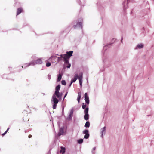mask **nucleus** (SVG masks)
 <instances>
[{"label":"nucleus","instance_id":"58836bf2","mask_svg":"<svg viewBox=\"0 0 154 154\" xmlns=\"http://www.w3.org/2000/svg\"><path fill=\"white\" fill-rule=\"evenodd\" d=\"M123 38L122 37L121 38V42L122 43H123Z\"/></svg>","mask_w":154,"mask_h":154},{"label":"nucleus","instance_id":"6e6552de","mask_svg":"<svg viewBox=\"0 0 154 154\" xmlns=\"http://www.w3.org/2000/svg\"><path fill=\"white\" fill-rule=\"evenodd\" d=\"M131 2H132V1H131V0H124L123 2V10L124 14L126 12V9L128 8V4Z\"/></svg>","mask_w":154,"mask_h":154},{"label":"nucleus","instance_id":"2eb2a0df","mask_svg":"<svg viewBox=\"0 0 154 154\" xmlns=\"http://www.w3.org/2000/svg\"><path fill=\"white\" fill-rule=\"evenodd\" d=\"M63 95L62 93H60L59 92H57L56 94H55V92L54 93L52 96L54 97H56L57 98L60 97H62Z\"/></svg>","mask_w":154,"mask_h":154},{"label":"nucleus","instance_id":"49530a36","mask_svg":"<svg viewBox=\"0 0 154 154\" xmlns=\"http://www.w3.org/2000/svg\"><path fill=\"white\" fill-rule=\"evenodd\" d=\"M104 71V70H100V72H103V71Z\"/></svg>","mask_w":154,"mask_h":154},{"label":"nucleus","instance_id":"2f4dec72","mask_svg":"<svg viewBox=\"0 0 154 154\" xmlns=\"http://www.w3.org/2000/svg\"><path fill=\"white\" fill-rule=\"evenodd\" d=\"M61 83L62 85H65L66 84V81L64 80H62L61 81Z\"/></svg>","mask_w":154,"mask_h":154},{"label":"nucleus","instance_id":"79ce46f5","mask_svg":"<svg viewBox=\"0 0 154 154\" xmlns=\"http://www.w3.org/2000/svg\"><path fill=\"white\" fill-rule=\"evenodd\" d=\"M32 135L30 134L28 136V137L29 138H31L32 137Z\"/></svg>","mask_w":154,"mask_h":154},{"label":"nucleus","instance_id":"7c9ffc66","mask_svg":"<svg viewBox=\"0 0 154 154\" xmlns=\"http://www.w3.org/2000/svg\"><path fill=\"white\" fill-rule=\"evenodd\" d=\"M89 133V130L88 129H85L83 131V134H87Z\"/></svg>","mask_w":154,"mask_h":154},{"label":"nucleus","instance_id":"c03bdc74","mask_svg":"<svg viewBox=\"0 0 154 154\" xmlns=\"http://www.w3.org/2000/svg\"><path fill=\"white\" fill-rule=\"evenodd\" d=\"M95 149H96V147H94L93 148V151L95 150Z\"/></svg>","mask_w":154,"mask_h":154},{"label":"nucleus","instance_id":"39448f33","mask_svg":"<svg viewBox=\"0 0 154 154\" xmlns=\"http://www.w3.org/2000/svg\"><path fill=\"white\" fill-rule=\"evenodd\" d=\"M51 102L52 104V108L53 109H55L57 108V104L58 103V99L56 97H54L52 96Z\"/></svg>","mask_w":154,"mask_h":154},{"label":"nucleus","instance_id":"de8ad7c7","mask_svg":"<svg viewBox=\"0 0 154 154\" xmlns=\"http://www.w3.org/2000/svg\"><path fill=\"white\" fill-rule=\"evenodd\" d=\"M130 14H132V11L131 12H130Z\"/></svg>","mask_w":154,"mask_h":154},{"label":"nucleus","instance_id":"9b49d317","mask_svg":"<svg viewBox=\"0 0 154 154\" xmlns=\"http://www.w3.org/2000/svg\"><path fill=\"white\" fill-rule=\"evenodd\" d=\"M85 100V102L86 104L88 105L87 106L88 107V105L89 104L90 100L89 96L88 95V93H85L84 94Z\"/></svg>","mask_w":154,"mask_h":154},{"label":"nucleus","instance_id":"a211bd4d","mask_svg":"<svg viewBox=\"0 0 154 154\" xmlns=\"http://www.w3.org/2000/svg\"><path fill=\"white\" fill-rule=\"evenodd\" d=\"M23 11V9L22 8L20 7L17 9V16L19 15Z\"/></svg>","mask_w":154,"mask_h":154},{"label":"nucleus","instance_id":"f8f14e48","mask_svg":"<svg viewBox=\"0 0 154 154\" xmlns=\"http://www.w3.org/2000/svg\"><path fill=\"white\" fill-rule=\"evenodd\" d=\"M83 75V74L82 72H81L79 73V77L78 79L79 80V84L80 85L81 87H82V85Z\"/></svg>","mask_w":154,"mask_h":154},{"label":"nucleus","instance_id":"603ef678","mask_svg":"<svg viewBox=\"0 0 154 154\" xmlns=\"http://www.w3.org/2000/svg\"><path fill=\"white\" fill-rule=\"evenodd\" d=\"M60 117H58V118H59Z\"/></svg>","mask_w":154,"mask_h":154},{"label":"nucleus","instance_id":"a18cd8bd","mask_svg":"<svg viewBox=\"0 0 154 154\" xmlns=\"http://www.w3.org/2000/svg\"><path fill=\"white\" fill-rule=\"evenodd\" d=\"M8 69H9V70H10V69H11V67H8Z\"/></svg>","mask_w":154,"mask_h":154},{"label":"nucleus","instance_id":"4c0bfd02","mask_svg":"<svg viewBox=\"0 0 154 154\" xmlns=\"http://www.w3.org/2000/svg\"><path fill=\"white\" fill-rule=\"evenodd\" d=\"M6 133H7L6 132H4L2 134V135L3 136H4V135H5L6 134Z\"/></svg>","mask_w":154,"mask_h":154},{"label":"nucleus","instance_id":"c9c22d12","mask_svg":"<svg viewBox=\"0 0 154 154\" xmlns=\"http://www.w3.org/2000/svg\"><path fill=\"white\" fill-rule=\"evenodd\" d=\"M62 97H58L57 98H58V102L59 101H60L61 100H62Z\"/></svg>","mask_w":154,"mask_h":154},{"label":"nucleus","instance_id":"7ed1b4c3","mask_svg":"<svg viewBox=\"0 0 154 154\" xmlns=\"http://www.w3.org/2000/svg\"><path fill=\"white\" fill-rule=\"evenodd\" d=\"M67 126L66 124H65L63 125L61 127L59 130L57 135L60 136L61 135H65L66 134Z\"/></svg>","mask_w":154,"mask_h":154},{"label":"nucleus","instance_id":"473e14b6","mask_svg":"<svg viewBox=\"0 0 154 154\" xmlns=\"http://www.w3.org/2000/svg\"><path fill=\"white\" fill-rule=\"evenodd\" d=\"M68 92L67 91H66V92L65 94L64 95V97H63V101H62V102H63V103H64V99L66 97V96H67V94H68Z\"/></svg>","mask_w":154,"mask_h":154},{"label":"nucleus","instance_id":"a878e982","mask_svg":"<svg viewBox=\"0 0 154 154\" xmlns=\"http://www.w3.org/2000/svg\"><path fill=\"white\" fill-rule=\"evenodd\" d=\"M90 126V123L89 121H87L84 125V127L88 128Z\"/></svg>","mask_w":154,"mask_h":154},{"label":"nucleus","instance_id":"412c9836","mask_svg":"<svg viewBox=\"0 0 154 154\" xmlns=\"http://www.w3.org/2000/svg\"><path fill=\"white\" fill-rule=\"evenodd\" d=\"M2 77L3 79H8V80H14V79H10L9 78H8L7 77V75L6 74H4L3 75H2Z\"/></svg>","mask_w":154,"mask_h":154},{"label":"nucleus","instance_id":"0eeeda50","mask_svg":"<svg viewBox=\"0 0 154 154\" xmlns=\"http://www.w3.org/2000/svg\"><path fill=\"white\" fill-rule=\"evenodd\" d=\"M74 112V109L73 108L71 109L70 110V112L69 114L68 117L66 118V123L65 124H66V122L67 121H70L72 119Z\"/></svg>","mask_w":154,"mask_h":154},{"label":"nucleus","instance_id":"4468645a","mask_svg":"<svg viewBox=\"0 0 154 154\" xmlns=\"http://www.w3.org/2000/svg\"><path fill=\"white\" fill-rule=\"evenodd\" d=\"M101 133V137L103 138V135H105L106 132V127L105 126L103 128H101L100 130Z\"/></svg>","mask_w":154,"mask_h":154},{"label":"nucleus","instance_id":"9d476101","mask_svg":"<svg viewBox=\"0 0 154 154\" xmlns=\"http://www.w3.org/2000/svg\"><path fill=\"white\" fill-rule=\"evenodd\" d=\"M57 55L60 56V57H57L56 58H57V63H58L59 62L63 60V62L65 61L66 62H67L65 60V56L66 55L65 54H61L60 55L58 54H56Z\"/></svg>","mask_w":154,"mask_h":154},{"label":"nucleus","instance_id":"4be33fe9","mask_svg":"<svg viewBox=\"0 0 154 154\" xmlns=\"http://www.w3.org/2000/svg\"><path fill=\"white\" fill-rule=\"evenodd\" d=\"M63 74H59L57 75V81L58 82H59L60 81L62 77V75Z\"/></svg>","mask_w":154,"mask_h":154},{"label":"nucleus","instance_id":"f704fd0d","mask_svg":"<svg viewBox=\"0 0 154 154\" xmlns=\"http://www.w3.org/2000/svg\"><path fill=\"white\" fill-rule=\"evenodd\" d=\"M77 3L80 5H81V3L80 0H77Z\"/></svg>","mask_w":154,"mask_h":154},{"label":"nucleus","instance_id":"f03ea898","mask_svg":"<svg viewBox=\"0 0 154 154\" xmlns=\"http://www.w3.org/2000/svg\"><path fill=\"white\" fill-rule=\"evenodd\" d=\"M115 39L114 38H113L111 42L110 43L106 44L104 46L103 50L102 51V54L103 55V60L104 63H105L106 61L105 54L104 53V50L105 51L107 49V47H109V46H111L115 42Z\"/></svg>","mask_w":154,"mask_h":154},{"label":"nucleus","instance_id":"cd10ccee","mask_svg":"<svg viewBox=\"0 0 154 154\" xmlns=\"http://www.w3.org/2000/svg\"><path fill=\"white\" fill-rule=\"evenodd\" d=\"M88 105L85 104L84 103H83L82 105V108L83 109H84V110L87 107Z\"/></svg>","mask_w":154,"mask_h":154},{"label":"nucleus","instance_id":"72a5a7b5","mask_svg":"<svg viewBox=\"0 0 154 154\" xmlns=\"http://www.w3.org/2000/svg\"><path fill=\"white\" fill-rule=\"evenodd\" d=\"M51 75H50V74H48V79L50 80L51 79Z\"/></svg>","mask_w":154,"mask_h":154},{"label":"nucleus","instance_id":"1a4fd4ad","mask_svg":"<svg viewBox=\"0 0 154 154\" xmlns=\"http://www.w3.org/2000/svg\"><path fill=\"white\" fill-rule=\"evenodd\" d=\"M89 108L88 106L84 110V118L85 120H88L89 119V115L88 114Z\"/></svg>","mask_w":154,"mask_h":154},{"label":"nucleus","instance_id":"c756f323","mask_svg":"<svg viewBox=\"0 0 154 154\" xmlns=\"http://www.w3.org/2000/svg\"><path fill=\"white\" fill-rule=\"evenodd\" d=\"M89 136H90L89 133L87 134H85V135L84 136V138L85 139H88L89 138Z\"/></svg>","mask_w":154,"mask_h":154},{"label":"nucleus","instance_id":"dca6fc26","mask_svg":"<svg viewBox=\"0 0 154 154\" xmlns=\"http://www.w3.org/2000/svg\"><path fill=\"white\" fill-rule=\"evenodd\" d=\"M69 60H68V62H66L65 61H64V69H65L66 67L67 68H69L71 67V64L69 63Z\"/></svg>","mask_w":154,"mask_h":154},{"label":"nucleus","instance_id":"20e7f679","mask_svg":"<svg viewBox=\"0 0 154 154\" xmlns=\"http://www.w3.org/2000/svg\"><path fill=\"white\" fill-rule=\"evenodd\" d=\"M72 24L73 25V27L74 29L79 28L82 29L83 28L82 23L81 21L76 22L74 21L72 23Z\"/></svg>","mask_w":154,"mask_h":154},{"label":"nucleus","instance_id":"bb28decb","mask_svg":"<svg viewBox=\"0 0 154 154\" xmlns=\"http://www.w3.org/2000/svg\"><path fill=\"white\" fill-rule=\"evenodd\" d=\"M83 142V139L82 138H80L78 139L77 140V143L79 144H82Z\"/></svg>","mask_w":154,"mask_h":154},{"label":"nucleus","instance_id":"aec40b11","mask_svg":"<svg viewBox=\"0 0 154 154\" xmlns=\"http://www.w3.org/2000/svg\"><path fill=\"white\" fill-rule=\"evenodd\" d=\"M66 105V103L65 105V106L64 105V104H63V102H62V104H61V106L62 108V116H65L64 115V108L65 106Z\"/></svg>","mask_w":154,"mask_h":154},{"label":"nucleus","instance_id":"6ab92c4d","mask_svg":"<svg viewBox=\"0 0 154 154\" xmlns=\"http://www.w3.org/2000/svg\"><path fill=\"white\" fill-rule=\"evenodd\" d=\"M60 85L59 84L57 86H56L55 88V94H56L57 92H59V91L60 90Z\"/></svg>","mask_w":154,"mask_h":154},{"label":"nucleus","instance_id":"3c124183","mask_svg":"<svg viewBox=\"0 0 154 154\" xmlns=\"http://www.w3.org/2000/svg\"><path fill=\"white\" fill-rule=\"evenodd\" d=\"M34 109H35V110H36V109L35 108H34Z\"/></svg>","mask_w":154,"mask_h":154},{"label":"nucleus","instance_id":"a19ab883","mask_svg":"<svg viewBox=\"0 0 154 154\" xmlns=\"http://www.w3.org/2000/svg\"><path fill=\"white\" fill-rule=\"evenodd\" d=\"M10 129V128L9 127H8L7 128V130L5 131V132H6V133Z\"/></svg>","mask_w":154,"mask_h":154},{"label":"nucleus","instance_id":"ea45409f","mask_svg":"<svg viewBox=\"0 0 154 154\" xmlns=\"http://www.w3.org/2000/svg\"><path fill=\"white\" fill-rule=\"evenodd\" d=\"M72 83H71V82H70V83L69 84V86H68V87H69H69H71V85H72Z\"/></svg>","mask_w":154,"mask_h":154},{"label":"nucleus","instance_id":"8fccbe9b","mask_svg":"<svg viewBox=\"0 0 154 154\" xmlns=\"http://www.w3.org/2000/svg\"><path fill=\"white\" fill-rule=\"evenodd\" d=\"M152 1L153 2V3H154V0H152Z\"/></svg>","mask_w":154,"mask_h":154},{"label":"nucleus","instance_id":"f257e3e1","mask_svg":"<svg viewBox=\"0 0 154 154\" xmlns=\"http://www.w3.org/2000/svg\"><path fill=\"white\" fill-rule=\"evenodd\" d=\"M42 60L41 58H38L35 60H32L29 63H26L24 64L21 67L19 66V68H20V70L24 68L25 69L26 68L29 66H34L35 64H40L42 63Z\"/></svg>","mask_w":154,"mask_h":154},{"label":"nucleus","instance_id":"09e8293b","mask_svg":"<svg viewBox=\"0 0 154 154\" xmlns=\"http://www.w3.org/2000/svg\"><path fill=\"white\" fill-rule=\"evenodd\" d=\"M144 29H144V27H143V30H144Z\"/></svg>","mask_w":154,"mask_h":154},{"label":"nucleus","instance_id":"ddd939ff","mask_svg":"<svg viewBox=\"0 0 154 154\" xmlns=\"http://www.w3.org/2000/svg\"><path fill=\"white\" fill-rule=\"evenodd\" d=\"M79 75L77 73L75 74L73 78H72L71 79V83H73L75 82L77 79H79Z\"/></svg>","mask_w":154,"mask_h":154},{"label":"nucleus","instance_id":"37998d69","mask_svg":"<svg viewBox=\"0 0 154 154\" xmlns=\"http://www.w3.org/2000/svg\"><path fill=\"white\" fill-rule=\"evenodd\" d=\"M51 149H50L49 150V151L48 152V153H51Z\"/></svg>","mask_w":154,"mask_h":154},{"label":"nucleus","instance_id":"f3484780","mask_svg":"<svg viewBox=\"0 0 154 154\" xmlns=\"http://www.w3.org/2000/svg\"><path fill=\"white\" fill-rule=\"evenodd\" d=\"M144 47V45L142 43L138 44L135 48H134L135 50L140 49Z\"/></svg>","mask_w":154,"mask_h":154},{"label":"nucleus","instance_id":"5701e85b","mask_svg":"<svg viewBox=\"0 0 154 154\" xmlns=\"http://www.w3.org/2000/svg\"><path fill=\"white\" fill-rule=\"evenodd\" d=\"M61 149L60 151V152L62 154L65 153L66 151V148L62 146L60 147Z\"/></svg>","mask_w":154,"mask_h":154},{"label":"nucleus","instance_id":"c85d7f7f","mask_svg":"<svg viewBox=\"0 0 154 154\" xmlns=\"http://www.w3.org/2000/svg\"><path fill=\"white\" fill-rule=\"evenodd\" d=\"M46 66L47 67H49L51 65V63L49 61H48V60H46Z\"/></svg>","mask_w":154,"mask_h":154},{"label":"nucleus","instance_id":"393cba45","mask_svg":"<svg viewBox=\"0 0 154 154\" xmlns=\"http://www.w3.org/2000/svg\"><path fill=\"white\" fill-rule=\"evenodd\" d=\"M57 57L56 55H52L48 59V60L49 61H52V59H55Z\"/></svg>","mask_w":154,"mask_h":154},{"label":"nucleus","instance_id":"b1692460","mask_svg":"<svg viewBox=\"0 0 154 154\" xmlns=\"http://www.w3.org/2000/svg\"><path fill=\"white\" fill-rule=\"evenodd\" d=\"M81 98V93L80 92H79L78 93V95L77 98V100L78 101V103H79L80 101V100Z\"/></svg>","mask_w":154,"mask_h":154},{"label":"nucleus","instance_id":"e433bc0d","mask_svg":"<svg viewBox=\"0 0 154 154\" xmlns=\"http://www.w3.org/2000/svg\"><path fill=\"white\" fill-rule=\"evenodd\" d=\"M97 6L99 8H100V3H99V2H98L97 3Z\"/></svg>","mask_w":154,"mask_h":154},{"label":"nucleus","instance_id":"423d86ee","mask_svg":"<svg viewBox=\"0 0 154 154\" xmlns=\"http://www.w3.org/2000/svg\"><path fill=\"white\" fill-rule=\"evenodd\" d=\"M73 52V51H66V54H63L66 55L64 56L65 58V60L66 62H68V60H69L70 57L72 56V54Z\"/></svg>","mask_w":154,"mask_h":154}]
</instances>
